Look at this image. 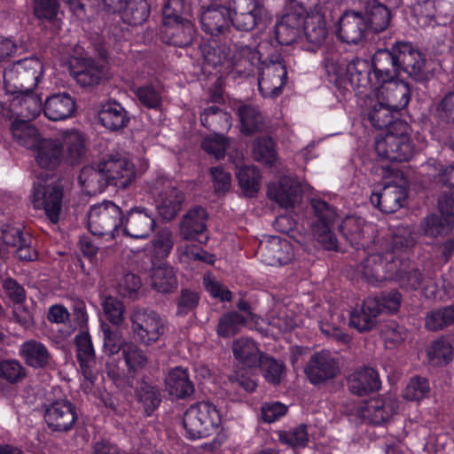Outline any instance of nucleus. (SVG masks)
Masks as SVG:
<instances>
[{
	"instance_id": "7",
	"label": "nucleus",
	"mask_w": 454,
	"mask_h": 454,
	"mask_svg": "<svg viewBox=\"0 0 454 454\" xmlns=\"http://www.w3.org/2000/svg\"><path fill=\"white\" fill-rule=\"evenodd\" d=\"M121 209L112 201H104L90 207L88 228L95 236L114 239L121 235Z\"/></svg>"
},
{
	"instance_id": "4",
	"label": "nucleus",
	"mask_w": 454,
	"mask_h": 454,
	"mask_svg": "<svg viewBox=\"0 0 454 454\" xmlns=\"http://www.w3.org/2000/svg\"><path fill=\"white\" fill-rule=\"evenodd\" d=\"M201 51L205 63L219 67L223 74H247L260 59L257 51L243 44H218L212 41L202 46Z\"/></svg>"
},
{
	"instance_id": "11",
	"label": "nucleus",
	"mask_w": 454,
	"mask_h": 454,
	"mask_svg": "<svg viewBox=\"0 0 454 454\" xmlns=\"http://www.w3.org/2000/svg\"><path fill=\"white\" fill-rule=\"evenodd\" d=\"M130 321L134 336L146 345L155 342L164 332L163 319L150 309H135Z\"/></svg>"
},
{
	"instance_id": "39",
	"label": "nucleus",
	"mask_w": 454,
	"mask_h": 454,
	"mask_svg": "<svg viewBox=\"0 0 454 454\" xmlns=\"http://www.w3.org/2000/svg\"><path fill=\"white\" fill-rule=\"evenodd\" d=\"M301 19L294 12L285 14L281 20L276 24L275 34L279 43L290 45L301 41L300 27Z\"/></svg>"
},
{
	"instance_id": "12",
	"label": "nucleus",
	"mask_w": 454,
	"mask_h": 454,
	"mask_svg": "<svg viewBox=\"0 0 454 454\" xmlns=\"http://www.w3.org/2000/svg\"><path fill=\"white\" fill-rule=\"evenodd\" d=\"M440 215H430L420 223L421 232L428 237L436 238L447 235L454 227V199L452 196L440 197Z\"/></svg>"
},
{
	"instance_id": "38",
	"label": "nucleus",
	"mask_w": 454,
	"mask_h": 454,
	"mask_svg": "<svg viewBox=\"0 0 454 454\" xmlns=\"http://www.w3.org/2000/svg\"><path fill=\"white\" fill-rule=\"evenodd\" d=\"M165 384L167 391L173 397H189L194 391L188 371L183 366L170 369L165 379Z\"/></svg>"
},
{
	"instance_id": "1",
	"label": "nucleus",
	"mask_w": 454,
	"mask_h": 454,
	"mask_svg": "<svg viewBox=\"0 0 454 454\" xmlns=\"http://www.w3.org/2000/svg\"><path fill=\"white\" fill-rule=\"evenodd\" d=\"M366 62L360 59L345 64L333 58H325V67L335 81L348 77L357 94H367V88L385 97V102L396 112L404 108L410 101V88L406 82L395 80L396 75L387 73L376 74V69L367 72Z\"/></svg>"
},
{
	"instance_id": "35",
	"label": "nucleus",
	"mask_w": 454,
	"mask_h": 454,
	"mask_svg": "<svg viewBox=\"0 0 454 454\" xmlns=\"http://www.w3.org/2000/svg\"><path fill=\"white\" fill-rule=\"evenodd\" d=\"M255 327L265 335L277 338L279 334L289 332L296 325V321L291 314L283 310L278 315H269L266 319L255 316Z\"/></svg>"
},
{
	"instance_id": "43",
	"label": "nucleus",
	"mask_w": 454,
	"mask_h": 454,
	"mask_svg": "<svg viewBox=\"0 0 454 454\" xmlns=\"http://www.w3.org/2000/svg\"><path fill=\"white\" fill-rule=\"evenodd\" d=\"M82 191L88 195H95L104 191L107 185L100 162L98 165L84 167L78 177Z\"/></svg>"
},
{
	"instance_id": "19",
	"label": "nucleus",
	"mask_w": 454,
	"mask_h": 454,
	"mask_svg": "<svg viewBox=\"0 0 454 454\" xmlns=\"http://www.w3.org/2000/svg\"><path fill=\"white\" fill-rule=\"evenodd\" d=\"M258 253L263 263L270 266L286 264L294 257L290 242L278 236H271L260 242Z\"/></svg>"
},
{
	"instance_id": "50",
	"label": "nucleus",
	"mask_w": 454,
	"mask_h": 454,
	"mask_svg": "<svg viewBox=\"0 0 454 454\" xmlns=\"http://www.w3.org/2000/svg\"><path fill=\"white\" fill-rule=\"evenodd\" d=\"M454 325V305L432 309L425 317V326L430 331H440Z\"/></svg>"
},
{
	"instance_id": "41",
	"label": "nucleus",
	"mask_w": 454,
	"mask_h": 454,
	"mask_svg": "<svg viewBox=\"0 0 454 454\" xmlns=\"http://www.w3.org/2000/svg\"><path fill=\"white\" fill-rule=\"evenodd\" d=\"M207 213L204 208L197 207L189 210L180 224V235L185 240L192 239L206 229Z\"/></svg>"
},
{
	"instance_id": "6",
	"label": "nucleus",
	"mask_w": 454,
	"mask_h": 454,
	"mask_svg": "<svg viewBox=\"0 0 454 454\" xmlns=\"http://www.w3.org/2000/svg\"><path fill=\"white\" fill-rule=\"evenodd\" d=\"M220 422V413L216 406L208 400L191 405L183 419L187 436L192 440L207 436Z\"/></svg>"
},
{
	"instance_id": "10",
	"label": "nucleus",
	"mask_w": 454,
	"mask_h": 454,
	"mask_svg": "<svg viewBox=\"0 0 454 454\" xmlns=\"http://www.w3.org/2000/svg\"><path fill=\"white\" fill-rule=\"evenodd\" d=\"M397 257L395 252L369 254L360 264L364 278L372 284L392 280L396 276Z\"/></svg>"
},
{
	"instance_id": "9",
	"label": "nucleus",
	"mask_w": 454,
	"mask_h": 454,
	"mask_svg": "<svg viewBox=\"0 0 454 454\" xmlns=\"http://www.w3.org/2000/svg\"><path fill=\"white\" fill-rule=\"evenodd\" d=\"M62 197L63 190L59 184L38 181L34 185L31 201L35 209L43 210L47 218L56 223L62 210Z\"/></svg>"
},
{
	"instance_id": "29",
	"label": "nucleus",
	"mask_w": 454,
	"mask_h": 454,
	"mask_svg": "<svg viewBox=\"0 0 454 454\" xmlns=\"http://www.w3.org/2000/svg\"><path fill=\"white\" fill-rule=\"evenodd\" d=\"M57 138L60 142L62 160L76 164L85 156V139L79 131L66 130Z\"/></svg>"
},
{
	"instance_id": "26",
	"label": "nucleus",
	"mask_w": 454,
	"mask_h": 454,
	"mask_svg": "<svg viewBox=\"0 0 454 454\" xmlns=\"http://www.w3.org/2000/svg\"><path fill=\"white\" fill-rule=\"evenodd\" d=\"M200 21L205 33L218 36L229 28L231 12L224 6L213 4L202 10Z\"/></svg>"
},
{
	"instance_id": "23",
	"label": "nucleus",
	"mask_w": 454,
	"mask_h": 454,
	"mask_svg": "<svg viewBox=\"0 0 454 454\" xmlns=\"http://www.w3.org/2000/svg\"><path fill=\"white\" fill-rule=\"evenodd\" d=\"M351 394L358 396L373 395L380 390L381 382L378 372L367 365L357 366L348 377Z\"/></svg>"
},
{
	"instance_id": "51",
	"label": "nucleus",
	"mask_w": 454,
	"mask_h": 454,
	"mask_svg": "<svg viewBox=\"0 0 454 454\" xmlns=\"http://www.w3.org/2000/svg\"><path fill=\"white\" fill-rule=\"evenodd\" d=\"M200 121L202 125L208 129L228 130L231 127V115L215 106L204 109L200 114Z\"/></svg>"
},
{
	"instance_id": "13",
	"label": "nucleus",
	"mask_w": 454,
	"mask_h": 454,
	"mask_svg": "<svg viewBox=\"0 0 454 454\" xmlns=\"http://www.w3.org/2000/svg\"><path fill=\"white\" fill-rule=\"evenodd\" d=\"M312 207L317 217V221L312 225L314 236L325 249L337 250L338 241L331 231V226L336 218L334 209L321 200H312Z\"/></svg>"
},
{
	"instance_id": "15",
	"label": "nucleus",
	"mask_w": 454,
	"mask_h": 454,
	"mask_svg": "<svg viewBox=\"0 0 454 454\" xmlns=\"http://www.w3.org/2000/svg\"><path fill=\"white\" fill-rule=\"evenodd\" d=\"M304 372L311 383L319 384L339 374V362L329 351L322 350L311 356Z\"/></svg>"
},
{
	"instance_id": "53",
	"label": "nucleus",
	"mask_w": 454,
	"mask_h": 454,
	"mask_svg": "<svg viewBox=\"0 0 454 454\" xmlns=\"http://www.w3.org/2000/svg\"><path fill=\"white\" fill-rule=\"evenodd\" d=\"M176 254L179 261L183 263L200 261L212 264L215 262V256L205 252L200 246L185 242L180 244L176 248Z\"/></svg>"
},
{
	"instance_id": "3",
	"label": "nucleus",
	"mask_w": 454,
	"mask_h": 454,
	"mask_svg": "<svg viewBox=\"0 0 454 454\" xmlns=\"http://www.w3.org/2000/svg\"><path fill=\"white\" fill-rule=\"evenodd\" d=\"M372 68L376 74L385 72L388 76L404 72L420 82L427 79L429 73L423 53L409 43H397L390 51H377L372 58Z\"/></svg>"
},
{
	"instance_id": "2",
	"label": "nucleus",
	"mask_w": 454,
	"mask_h": 454,
	"mask_svg": "<svg viewBox=\"0 0 454 454\" xmlns=\"http://www.w3.org/2000/svg\"><path fill=\"white\" fill-rule=\"evenodd\" d=\"M357 95L365 98L364 104L372 124L378 129H388L384 136L378 137L375 141L379 156L390 161L409 160L413 155V147L407 134V124L394 121V113L397 112L388 106L385 97L378 91L373 92L367 88V94Z\"/></svg>"
},
{
	"instance_id": "62",
	"label": "nucleus",
	"mask_w": 454,
	"mask_h": 454,
	"mask_svg": "<svg viewBox=\"0 0 454 454\" xmlns=\"http://www.w3.org/2000/svg\"><path fill=\"white\" fill-rule=\"evenodd\" d=\"M122 356L129 372H136L147 364L146 356L133 343H127L122 347Z\"/></svg>"
},
{
	"instance_id": "40",
	"label": "nucleus",
	"mask_w": 454,
	"mask_h": 454,
	"mask_svg": "<svg viewBox=\"0 0 454 454\" xmlns=\"http://www.w3.org/2000/svg\"><path fill=\"white\" fill-rule=\"evenodd\" d=\"M396 261V276L392 279L397 281L402 288L408 291L424 288V284L427 281L420 271L407 260L397 258Z\"/></svg>"
},
{
	"instance_id": "61",
	"label": "nucleus",
	"mask_w": 454,
	"mask_h": 454,
	"mask_svg": "<svg viewBox=\"0 0 454 454\" xmlns=\"http://www.w3.org/2000/svg\"><path fill=\"white\" fill-rule=\"evenodd\" d=\"M254 158L267 165H272L276 160L275 145L268 137L258 138L253 146Z\"/></svg>"
},
{
	"instance_id": "58",
	"label": "nucleus",
	"mask_w": 454,
	"mask_h": 454,
	"mask_svg": "<svg viewBox=\"0 0 454 454\" xmlns=\"http://www.w3.org/2000/svg\"><path fill=\"white\" fill-rule=\"evenodd\" d=\"M161 86L158 83L145 84L135 90L139 102L147 108H157L161 103Z\"/></svg>"
},
{
	"instance_id": "22",
	"label": "nucleus",
	"mask_w": 454,
	"mask_h": 454,
	"mask_svg": "<svg viewBox=\"0 0 454 454\" xmlns=\"http://www.w3.org/2000/svg\"><path fill=\"white\" fill-rule=\"evenodd\" d=\"M344 239L354 247H364L373 238L375 228L356 215H349L343 219L339 225Z\"/></svg>"
},
{
	"instance_id": "47",
	"label": "nucleus",
	"mask_w": 454,
	"mask_h": 454,
	"mask_svg": "<svg viewBox=\"0 0 454 454\" xmlns=\"http://www.w3.org/2000/svg\"><path fill=\"white\" fill-rule=\"evenodd\" d=\"M12 133L14 140L20 145L32 150L43 138L37 129L25 120L14 121L12 125Z\"/></svg>"
},
{
	"instance_id": "44",
	"label": "nucleus",
	"mask_w": 454,
	"mask_h": 454,
	"mask_svg": "<svg viewBox=\"0 0 454 454\" xmlns=\"http://www.w3.org/2000/svg\"><path fill=\"white\" fill-rule=\"evenodd\" d=\"M247 320L254 322L255 315L247 312V316L245 317L236 311L224 313L218 320L216 333L221 337L231 338L246 325Z\"/></svg>"
},
{
	"instance_id": "45",
	"label": "nucleus",
	"mask_w": 454,
	"mask_h": 454,
	"mask_svg": "<svg viewBox=\"0 0 454 454\" xmlns=\"http://www.w3.org/2000/svg\"><path fill=\"white\" fill-rule=\"evenodd\" d=\"M19 353L27 365L35 368L45 366L50 360V354L46 347L34 340L23 342Z\"/></svg>"
},
{
	"instance_id": "16",
	"label": "nucleus",
	"mask_w": 454,
	"mask_h": 454,
	"mask_svg": "<svg viewBox=\"0 0 454 454\" xmlns=\"http://www.w3.org/2000/svg\"><path fill=\"white\" fill-rule=\"evenodd\" d=\"M100 169L105 175L106 184L116 187H127L135 177L134 164L118 155H111L101 160Z\"/></svg>"
},
{
	"instance_id": "27",
	"label": "nucleus",
	"mask_w": 454,
	"mask_h": 454,
	"mask_svg": "<svg viewBox=\"0 0 454 454\" xmlns=\"http://www.w3.org/2000/svg\"><path fill=\"white\" fill-rule=\"evenodd\" d=\"M367 28L364 18L356 12H345L339 20L338 37L348 44H357Z\"/></svg>"
},
{
	"instance_id": "14",
	"label": "nucleus",
	"mask_w": 454,
	"mask_h": 454,
	"mask_svg": "<svg viewBox=\"0 0 454 454\" xmlns=\"http://www.w3.org/2000/svg\"><path fill=\"white\" fill-rule=\"evenodd\" d=\"M155 228L153 214L141 207L130 208L121 215V234L132 239H146Z\"/></svg>"
},
{
	"instance_id": "32",
	"label": "nucleus",
	"mask_w": 454,
	"mask_h": 454,
	"mask_svg": "<svg viewBox=\"0 0 454 454\" xmlns=\"http://www.w3.org/2000/svg\"><path fill=\"white\" fill-rule=\"evenodd\" d=\"M76 108L75 100L68 93L53 94L44 103L43 114L51 121H63L71 117Z\"/></svg>"
},
{
	"instance_id": "54",
	"label": "nucleus",
	"mask_w": 454,
	"mask_h": 454,
	"mask_svg": "<svg viewBox=\"0 0 454 454\" xmlns=\"http://www.w3.org/2000/svg\"><path fill=\"white\" fill-rule=\"evenodd\" d=\"M239 184L247 196H254L260 187V173L255 167L244 166L237 172Z\"/></svg>"
},
{
	"instance_id": "20",
	"label": "nucleus",
	"mask_w": 454,
	"mask_h": 454,
	"mask_svg": "<svg viewBox=\"0 0 454 454\" xmlns=\"http://www.w3.org/2000/svg\"><path fill=\"white\" fill-rule=\"evenodd\" d=\"M286 68L282 61L265 64L258 79L259 90L262 97H278L286 84Z\"/></svg>"
},
{
	"instance_id": "56",
	"label": "nucleus",
	"mask_w": 454,
	"mask_h": 454,
	"mask_svg": "<svg viewBox=\"0 0 454 454\" xmlns=\"http://www.w3.org/2000/svg\"><path fill=\"white\" fill-rule=\"evenodd\" d=\"M258 364L265 380L272 384H278L286 375V367L282 362H279L270 356H262Z\"/></svg>"
},
{
	"instance_id": "18",
	"label": "nucleus",
	"mask_w": 454,
	"mask_h": 454,
	"mask_svg": "<svg viewBox=\"0 0 454 454\" xmlns=\"http://www.w3.org/2000/svg\"><path fill=\"white\" fill-rule=\"evenodd\" d=\"M301 42L308 51H315L325 42L328 27L325 16L317 9L307 12L302 19Z\"/></svg>"
},
{
	"instance_id": "37",
	"label": "nucleus",
	"mask_w": 454,
	"mask_h": 454,
	"mask_svg": "<svg viewBox=\"0 0 454 454\" xmlns=\"http://www.w3.org/2000/svg\"><path fill=\"white\" fill-rule=\"evenodd\" d=\"M30 92L12 93L14 98L11 103V108L18 116L25 121L36 118L42 110V98Z\"/></svg>"
},
{
	"instance_id": "64",
	"label": "nucleus",
	"mask_w": 454,
	"mask_h": 454,
	"mask_svg": "<svg viewBox=\"0 0 454 454\" xmlns=\"http://www.w3.org/2000/svg\"><path fill=\"white\" fill-rule=\"evenodd\" d=\"M27 238L19 228L8 226L4 229L0 239V262L6 256L9 247H16Z\"/></svg>"
},
{
	"instance_id": "42",
	"label": "nucleus",
	"mask_w": 454,
	"mask_h": 454,
	"mask_svg": "<svg viewBox=\"0 0 454 454\" xmlns=\"http://www.w3.org/2000/svg\"><path fill=\"white\" fill-rule=\"evenodd\" d=\"M98 118L102 125L111 130L121 129L129 122L127 112L121 104L115 101L103 105Z\"/></svg>"
},
{
	"instance_id": "8",
	"label": "nucleus",
	"mask_w": 454,
	"mask_h": 454,
	"mask_svg": "<svg viewBox=\"0 0 454 454\" xmlns=\"http://www.w3.org/2000/svg\"><path fill=\"white\" fill-rule=\"evenodd\" d=\"M151 193L156 197V207L159 215L167 221L176 217L184 201L183 192L166 177H157L151 185Z\"/></svg>"
},
{
	"instance_id": "24",
	"label": "nucleus",
	"mask_w": 454,
	"mask_h": 454,
	"mask_svg": "<svg viewBox=\"0 0 454 454\" xmlns=\"http://www.w3.org/2000/svg\"><path fill=\"white\" fill-rule=\"evenodd\" d=\"M234 17L231 22L239 30H252L261 20L263 7L258 0H231Z\"/></svg>"
},
{
	"instance_id": "49",
	"label": "nucleus",
	"mask_w": 454,
	"mask_h": 454,
	"mask_svg": "<svg viewBox=\"0 0 454 454\" xmlns=\"http://www.w3.org/2000/svg\"><path fill=\"white\" fill-rule=\"evenodd\" d=\"M367 28L374 33L385 30L390 20L389 11L381 4L372 2L366 7L365 17Z\"/></svg>"
},
{
	"instance_id": "31",
	"label": "nucleus",
	"mask_w": 454,
	"mask_h": 454,
	"mask_svg": "<svg viewBox=\"0 0 454 454\" xmlns=\"http://www.w3.org/2000/svg\"><path fill=\"white\" fill-rule=\"evenodd\" d=\"M194 35L195 28L190 19L180 20L174 24H163L161 30L162 41L178 47L191 44Z\"/></svg>"
},
{
	"instance_id": "5",
	"label": "nucleus",
	"mask_w": 454,
	"mask_h": 454,
	"mask_svg": "<svg viewBox=\"0 0 454 454\" xmlns=\"http://www.w3.org/2000/svg\"><path fill=\"white\" fill-rule=\"evenodd\" d=\"M43 73V67L37 58L20 59L4 72L7 93L30 92L35 89Z\"/></svg>"
},
{
	"instance_id": "55",
	"label": "nucleus",
	"mask_w": 454,
	"mask_h": 454,
	"mask_svg": "<svg viewBox=\"0 0 454 454\" xmlns=\"http://www.w3.org/2000/svg\"><path fill=\"white\" fill-rule=\"evenodd\" d=\"M174 246V235L168 228L160 229L151 241V253L154 257L166 258Z\"/></svg>"
},
{
	"instance_id": "30",
	"label": "nucleus",
	"mask_w": 454,
	"mask_h": 454,
	"mask_svg": "<svg viewBox=\"0 0 454 454\" xmlns=\"http://www.w3.org/2000/svg\"><path fill=\"white\" fill-rule=\"evenodd\" d=\"M148 282L152 289L164 294L173 293L178 286L176 270L167 263L153 265L148 271Z\"/></svg>"
},
{
	"instance_id": "63",
	"label": "nucleus",
	"mask_w": 454,
	"mask_h": 454,
	"mask_svg": "<svg viewBox=\"0 0 454 454\" xmlns=\"http://www.w3.org/2000/svg\"><path fill=\"white\" fill-rule=\"evenodd\" d=\"M189 7L184 0H168L163 9V24H174L189 19Z\"/></svg>"
},
{
	"instance_id": "46",
	"label": "nucleus",
	"mask_w": 454,
	"mask_h": 454,
	"mask_svg": "<svg viewBox=\"0 0 454 454\" xmlns=\"http://www.w3.org/2000/svg\"><path fill=\"white\" fill-rule=\"evenodd\" d=\"M232 351L235 358L249 368L257 366L263 356L259 352L255 343L246 338L236 340L232 345Z\"/></svg>"
},
{
	"instance_id": "33",
	"label": "nucleus",
	"mask_w": 454,
	"mask_h": 454,
	"mask_svg": "<svg viewBox=\"0 0 454 454\" xmlns=\"http://www.w3.org/2000/svg\"><path fill=\"white\" fill-rule=\"evenodd\" d=\"M380 312L379 301L376 298L368 297L364 301L360 309L350 313L349 325L359 332L370 331L375 325Z\"/></svg>"
},
{
	"instance_id": "34",
	"label": "nucleus",
	"mask_w": 454,
	"mask_h": 454,
	"mask_svg": "<svg viewBox=\"0 0 454 454\" xmlns=\"http://www.w3.org/2000/svg\"><path fill=\"white\" fill-rule=\"evenodd\" d=\"M71 74L81 86L90 87L99 83L104 70L94 59L84 58L75 60L71 67Z\"/></svg>"
},
{
	"instance_id": "59",
	"label": "nucleus",
	"mask_w": 454,
	"mask_h": 454,
	"mask_svg": "<svg viewBox=\"0 0 454 454\" xmlns=\"http://www.w3.org/2000/svg\"><path fill=\"white\" fill-rule=\"evenodd\" d=\"M240 119L241 132L250 135L259 129L262 123V116L254 106H242L238 112Z\"/></svg>"
},
{
	"instance_id": "21",
	"label": "nucleus",
	"mask_w": 454,
	"mask_h": 454,
	"mask_svg": "<svg viewBox=\"0 0 454 454\" xmlns=\"http://www.w3.org/2000/svg\"><path fill=\"white\" fill-rule=\"evenodd\" d=\"M301 192L300 182L289 176H284L268 187L269 198L286 209H292L299 203Z\"/></svg>"
},
{
	"instance_id": "52",
	"label": "nucleus",
	"mask_w": 454,
	"mask_h": 454,
	"mask_svg": "<svg viewBox=\"0 0 454 454\" xmlns=\"http://www.w3.org/2000/svg\"><path fill=\"white\" fill-rule=\"evenodd\" d=\"M120 12H122L124 22L136 26L148 18L150 7L147 0H129Z\"/></svg>"
},
{
	"instance_id": "25",
	"label": "nucleus",
	"mask_w": 454,
	"mask_h": 454,
	"mask_svg": "<svg viewBox=\"0 0 454 454\" xmlns=\"http://www.w3.org/2000/svg\"><path fill=\"white\" fill-rule=\"evenodd\" d=\"M48 426L55 431H67L75 421L74 408L67 399H56L45 410Z\"/></svg>"
},
{
	"instance_id": "36",
	"label": "nucleus",
	"mask_w": 454,
	"mask_h": 454,
	"mask_svg": "<svg viewBox=\"0 0 454 454\" xmlns=\"http://www.w3.org/2000/svg\"><path fill=\"white\" fill-rule=\"evenodd\" d=\"M33 150L35 161L43 168H54L62 161L60 142L57 137H43Z\"/></svg>"
},
{
	"instance_id": "17",
	"label": "nucleus",
	"mask_w": 454,
	"mask_h": 454,
	"mask_svg": "<svg viewBox=\"0 0 454 454\" xmlns=\"http://www.w3.org/2000/svg\"><path fill=\"white\" fill-rule=\"evenodd\" d=\"M407 196V182L401 176L397 184H387L380 192L371 195V203L386 214L397 211Z\"/></svg>"
},
{
	"instance_id": "57",
	"label": "nucleus",
	"mask_w": 454,
	"mask_h": 454,
	"mask_svg": "<svg viewBox=\"0 0 454 454\" xmlns=\"http://www.w3.org/2000/svg\"><path fill=\"white\" fill-rule=\"evenodd\" d=\"M75 344L77 348V357L82 368L86 372L90 364L94 363L95 353L90 340V336L87 332H82L75 336Z\"/></svg>"
},
{
	"instance_id": "28",
	"label": "nucleus",
	"mask_w": 454,
	"mask_h": 454,
	"mask_svg": "<svg viewBox=\"0 0 454 454\" xmlns=\"http://www.w3.org/2000/svg\"><path fill=\"white\" fill-rule=\"evenodd\" d=\"M392 399H364L356 408V415L364 421L379 425L394 412Z\"/></svg>"
},
{
	"instance_id": "48",
	"label": "nucleus",
	"mask_w": 454,
	"mask_h": 454,
	"mask_svg": "<svg viewBox=\"0 0 454 454\" xmlns=\"http://www.w3.org/2000/svg\"><path fill=\"white\" fill-rule=\"evenodd\" d=\"M453 346L446 337H440L433 341L427 348V356L434 365H445L453 359Z\"/></svg>"
},
{
	"instance_id": "60",
	"label": "nucleus",
	"mask_w": 454,
	"mask_h": 454,
	"mask_svg": "<svg viewBox=\"0 0 454 454\" xmlns=\"http://www.w3.org/2000/svg\"><path fill=\"white\" fill-rule=\"evenodd\" d=\"M102 309L109 322L120 325L124 320L125 307L121 301L114 296H106L101 301Z\"/></svg>"
}]
</instances>
